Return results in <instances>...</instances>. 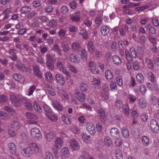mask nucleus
Here are the masks:
<instances>
[{"instance_id":"obj_53","label":"nucleus","mask_w":159,"mask_h":159,"mask_svg":"<svg viewBox=\"0 0 159 159\" xmlns=\"http://www.w3.org/2000/svg\"><path fill=\"white\" fill-rule=\"evenodd\" d=\"M62 48L64 52H67L69 50L68 43L66 41H63L62 43Z\"/></svg>"},{"instance_id":"obj_29","label":"nucleus","mask_w":159,"mask_h":159,"mask_svg":"<svg viewBox=\"0 0 159 159\" xmlns=\"http://www.w3.org/2000/svg\"><path fill=\"white\" fill-rule=\"evenodd\" d=\"M20 124L19 122L17 120H14L12 121L11 125L9 127H11L14 129H19L20 126Z\"/></svg>"},{"instance_id":"obj_61","label":"nucleus","mask_w":159,"mask_h":159,"mask_svg":"<svg viewBox=\"0 0 159 159\" xmlns=\"http://www.w3.org/2000/svg\"><path fill=\"white\" fill-rule=\"evenodd\" d=\"M96 128L97 132L98 133H101L102 130V126L101 123H98L96 125Z\"/></svg>"},{"instance_id":"obj_48","label":"nucleus","mask_w":159,"mask_h":159,"mask_svg":"<svg viewBox=\"0 0 159 159\" xmlns=\"http://www.w3.org/2000/svg\"><path fill=\"white\" fill-rule=\"evenodd\" d=\"M45 77L47 80L51 82L52 80V77L51 73L50 72H48L45 74Z\"/></svg>"},{"instance_id":"obj_50","label":"nucleus","mask_w":159,"mask_h":159,"mask_svg":"<svg viewBox=\"0 0 159 159\" xmlns=\"http://www.w3.org/2000/svg\"><path fill=\"white\" fill-rule=\"evenodd\" d=\"M81 57L84 60L86 61L87 60V53L85 50L84 49H82L81 50Z\"/></svg>"},{"instance_id":"obj_60","label":"nucleus","mask_w":159,"mask_h":159,"mask_svg":"<svg viewBox=\"0 0 159 159\" xmlns=\"http://www.w3.org/2000/svg\"><path fill=\"white\" fill-rule=\"evenodd\" d=\"M102 16L101 15H98L96 18L95 20V23L99 25L102 23Z\"/></svg>"},{"instance_id":"obj_8","label":"nucleus","mask_w":159,"mask_h":159,"mask_svg":"<svg viewBox=\"0 0 159 159\" xmlns=\"http://www.w3.org/2000/svg\"><path fill=\"white\" fill-rule=\"evenodd\" d=\"M69 149L67 147L62 148L61 150V155L62 158L66 159L67 158L69 155Z\"/></svg>"},{"instance_id":"obj_35","label":"nucleus","mask_w":159,"mask_h":159,"mask_svg":"<svg viewBox=\"0 0 159 159\" xmlns=\"http://www.w3.org/2000/svg\"><path fill=\"white\" fill-rule=\"evenodd\" d=\"M128 27L127 25H125L121 27L120 29V35L121 36H124L125 35L126 32L128 31Z\"/></svg>"},{"instance_id":"obj_10","label":"nucleus","mask_w":159,"mask_h":159,"mask_svg":"<svg viewBox=\"0 0 159 159\" xmlns=\"http://www.w3.org/2000/svg\"><path fill=\"white\" fill-rule=\"evenodd\" d=\"M137 104L141 108H145L147 105L146 100L143 98H140L137 100Z\"/></svg>"},{"instance_id":"obj_1","label":"nucleus","mask_w":159,"mask_h":159,"mask_svg":"<svg viewBox=\"0 0 159 159\" xmlns=\"http://www.w3.org/2000/svg\"><path fill=\"white\" fill-rule=\"evenodd\" d=\"M57 69L62 72L67 76L70 77L71 76L69 72L67 70L66 67L65 65V63L62 61L59 60L56 63Z\"/></svg>"},{"instance_id":"obj_24","label":"nucleus","mask_w":159,"mask_h":159,"mask_svg":"<svg viewBox=\"0 0 159 159\" xmlns=\"http://www.w3.org/2000/svg\"><path fill=\"white\" fill-rule=\"evenodd\" d=\"M45 87L50 95L53 96L55 95V92L54 90L52 88L51 85L48 84H47L45 85Z\"/></svg>"},{"instance_id":"obj_41","label":"nucleus","mask_w":159,"mask_h":159,"mask_svg":"<svg viewBox=\"0 0 159 159\" xmlns=\"http://www.w3.org/2000/svg\"><path fill=\"white\" fill-rule=\"evenodd\" d=\"M145 60V62L148 67L152 69L153 68V64L152 60L148 57H146Z\"/></svg>"},{"instance_id":"obj_13","label":"nucleus","mask_w":159,"mask_h":159,"mask_svg":"<svg viewBox=\"0 0 159 159\" xmlns=\"http://www.w3.org/2000/svg\"><path fill=\"white\" fill-rule=\"evenodd\" d=\"M13 76L16 80L21 84L24 83L25 81L24 77L21 75L15 74L13 75Z\"/></svg>"},{"instance_id":"obj_2","label":"nucleus","mask_w":159,"mask_h":159,"mask_svg":"<svg viewBox=\"0 0 159 159\" xmlns=\"http://www.w3.org/2000/svg\"><path fill=\"white\" fill-rule=\"evenodd\" d=\"M47 61L46 63L47 66L49 69L52 70L54 68L53 63L55 61V59L50 54H47Z\"/></svg>"},{"instance_id":"obj_11","label":"nucleus","mask_w":159,"mask_h":159,"mask_svg":"<svg viewBox=\"0 0 159 159\" xmlns=\"http://www.w3.org/2000/svg\"><path fill=\"white\" fill-rule=\"evenodd\" d=\"M10 99L12 103L16 107L19 106L18 96H16L13 94L10 95Z\"/></svg>"},{"instance_id":"obj_20","label":"nucleus","mask_w":159,"mask_h":159,"mask_svg":"<svg viewBox=\"0 0 159 159\" xmlns=\"http://www.w3.org/2000/svg\"><path fill=\"white\" fill-rule=\"evenodd\" d=\"M98 113L100 116L101 121L105 120L106 118L105 113L104 110L102 108H100L98 110Z\"/></svg>"},{"instance_id":"obj_37","label":"nucleus","mask_w":159,"mask_h":159,"mask_svg":"<svg viewBox=\"0 0 159 159\" xmlns=\"http://www.w3.org/2000/svg\"><path fill=\"white\" fill-rule=\"evenodd\" d=\"M123 111L125 115L128 116L129 114L130 108L128 104H125L123 106Z\"/></svg>"},{"instance_id":"obj_4","label":"nucleus","mask_w":159,"mask_h":159,"mask_svg":"<svg viewBox=\"0 0 159 159\" xmlns=\"http://www.w3.org/2000/svg\"><path fill=\"white\" fill-rule=\"evenodd\" d=\"M110 135L114 139L119 138L120 135L119 131L116 128H113L111 129L110 131Z\"/></svg>"},{"instance_id":"obj_18","label":"nucleus","mask_w":159,"mask_h":159,"mask_svg":"<svg viewBox=\"0 0 159 159\" xmlns=\"http://www.w3.org/2000/svg\"><path fill=\"white\" fill-rule=\"evenodd\" d=\"M56 80L57 82L62 84L65 83V80L63 76L60 74H57L55 75Z\"/></svg>"},{"instance_id":"obj_58","label":"nucleus","mask_w":159,"mask_h":159,"mask_svg":"<svg viewBox=\"0 0 159 159\" xmlns=\"http://www.w3.org/2000/svg\"><path fill=\"white\" fill-rule=\"evenodd\" d=\"M59 94L61 97H63L66 99H68L69 98L68 95L62 89H60L59 90Z\"/></svg>"},{"instance_id":"obj_59","label":"nucleus","mask_w":159,"mask_h":159,"mask_svg":"<svg viewBox=\"0 0 159 159\" xmlns=\"http://www.w3.org/2000/svg\"><path fill=\"white\" fill-rule=\"evenodd\" d=\"M31 10V8L29 7L25 6L21 8V11L22 13H25L30 11Z\"/></svg>"},{"instance_id":"obj_23","label":"nucleus","mask_w":159,"mask_h":159,"mask_svg":"<svg viewBox=\"0 0 159 159\" xmlns=\"http://www.w3.org/2000/svg\"><path fill=\"white\" fill-rule=\"evenodd\" d=\"M102 34L104 36H106L109 32L110 30L108 26L106 25H103L101 28Z\"/></svg>"},{"instance_id":"obj_33","label":"nucleus","mask_w":159,"mask_h":159,"mask_svg":"<svg viewBox=\"0 0 159 159\" xmlns=\"http://www.w3.org/2000/svg\"><path fill=\"white\" fill-rule=\"evenodd\" d=\"M104 144L107 147H110L112 144V141L111 138L108 136H106L104 139Z\"/></svg>"},{"instance_id":"obj_21","label":"nucleus","mask_w":159,"mask_h":159,"mask_svg":"<svg viewBox=\"0 0 159 159\" xmlns=\"http://www.w3.org/2000/svg\"><path fill=\"white\" fill-rule=\"evenodd\" d=\"M8 148L10 152L12 154H15L16 151V148L15 144L13 143H10L8 145Z\"/></svg>"},{"instance_id":"obj_22","label":"nucleus","mask_w":159,"mask_h":159,"mask_svg":"<svg viewBox=\"0 0 159 159\" xmlns=\"http://www.w3.org/2000/svg\"><path fill=\"white\" fill-rule=\"evenodd\" d=\"M51 121L56 122L57 120V116L52 111L46 116Z\"/></svg>"},{"instance_id":"obj_14","label":"nucleus","mask_w":159,"mask_h":159,"mask_svg":"<svg viewBox=\"0 0 159 159\" xmlns=\"http://www.w3.org/2000/svg\"><path fill=\"white\" fill-rule=\"evenodd\" d=\"M63 143L62 139L59 137L57 138L55 142V147L56 149H60L62 146Z\"/></svg>"},{"instance_id":"obj_12","label":"nucleus","mask_w":159,"mask_h":159,"mask_svg":"<svg viewBox=\"0 0 159 159\" xmlns=\"http://www.w3.org/2000/svg\"><path fill=\"white\" fill-rule=\"evenodd\" d=\"M43 134L45 137L48 141H51L55 136L54 133L52 131L47 130L46 131H44Z\"/></svg>"},{"instance_id":"obj_52","label":"nucleus","mask_w":159,"mask_h":159,"mask_svg":"<svg viewBox=\"0 0 159 159\" xmlns=\"http://www.w3.org/2000/svg\"><path fill=\"white\" fill-rule=\"evenodd\" d=\"M0 117L3 120L8 119L9 118V115L4 112L0 111Z\"/></svg>"},{"instance_id":"obj_19","label":"nucleus","mask_w":159,"mask_h":159,"mask_svg":"<svg viewBox=\"0 0 159 159\" xmlns=\"http://www.w3.org/2000/svg\"><path fill=\"white\" fill-rule=\"evenodd\" d=\"M16 66L21 71L26 72L28 70V68L23 64L18 62L16 65Z\"/></svg>"},{"instance_id":"obj_51","label":"nucleus","mask_w":159,"mask_h":159,"mask_svg":"<svg viewBox=\"0 0 159 159\" xmlns=\"http://www.w3.org/2000/svg\"><path fill=\"white\" fill-rule=\"evenodd\" d=\"M148 78L152 82L154 83L155 82L156 79L154 74L151 72H149L148 73Z\"/></svg>"},{"instance_id":"obj_36","label":"nucleus","mask_w":159,"mask_h":159,"mask_svg":"<svg viewBox=\"0 0 159 159\" xmlns=\"http://www.w3.org/2000/svg\"><path fill=\"white\" fill-rule=\"evenodd\" d=\"M122 134L125 138H128L129 134L128 130L125 127H123L121 129Z\"/></svg>"},{"instance_id":"obj_32","label":"nucleus","mask_w":159,"mask_h":159,"mask_svg":"<svg viewBox=\"0 0 159 159\" xmlns=\"http://www.w3.org/2000/svg\"><path fill=\"white\" fill-rule=\"evenodd\" d=\"M142 144L144 146H148L150 143L149 138L148 137L143 136L142 137Z\"/></svg>"},{"instance_id":"obj_34","label":"nucleus","mask_w":159,"mask_h":159,"mask_svg":"<svg viewBox=\"0 0 159 159\" xmlns=\"http://www.w3.org/2000/svg\"><path fill=\"white\" fill-rule=\"evenodd\" d=\"M62 120L66 125H70L71 123V120L68 115H63L61 118Z\"/></svg>"},{"instance_id":"obj_55","label":"nucleus","mask_w":159,"mask_h":159,"mask_svg":"<svg viewBox=\"0 0 159 159\" xmlns=\"http://www.w3.org/2000/svg\"><path fill=\"white\" fill-rule=\"evenodd\" d=\"M19 106L20 103H25L27 100V98L20 95H18Z\"/></svg>"},{"instance_id":"obj_57","label":"nucleus","mask_w":159,"mask_h":159,"mask_svg":"<svg viewBox=\"0 0 159 159\" xmlns=\"http://www.w3.org/2000/svg\"><path fill=\"white\" fill-rule=\"evenodd\" d=\"M110 87L111 90L116 91L117 90V86L116 83L113 81H111L110 84Z\"/></svg>"},{"instance_id":"obj_30","label":"nucleus","mask_w":159,"mask_h":159,"mask_svg":"<svg viewBox=\"0 0 159 159\" xmlns=\"http://www.w3.org/2000/svg\"><path fill=\"white\" fill-rule=\"evenodd\" d=\"M69 58L70 61L74 63H78L79 61V58L76 56L71 54L69 55Z\"/></svg>"},{"instance_id":"obj_26","label":"nucleus","mask_w":159,"mask_h":159,"mask_svg":"<svg viewBox=\"0 0 159 159\" xmlns=\"http://www.w3.org/2000/svg\"><path fill=\"white\" fill-rule=\"evenodd\" d=\"M75 96L78 100L80 102H83L85 100V96L82 93L80 94L79 93L77 92L75 93Z\"/></svg>"},{"instance_id":"obj_39","label":"nucleus","mask_w":159,"mask_h":159,"mask_svg":"<svg viewBox=\"0 0 159 159\" xmlns=\"http://www.w3.org/2000/svg\"><path fill=\"white\" fill-rule=\"evenodd\" d=\"M105 76L107 80H112L113 78V75L110 70H106L105 72Z\"/></svg>"},{"instance_id":"obj_3","label":"nucleus","mask_w":159,"mask_h":159,"mask_svg":"<svg viewBox=\"0 0 159 159\" xmlns=\"http://www.w3.org/2000/svg\"><path fill=\"white\" fill-rule=\"evenodd\" d=\"M150 126L152 131L155 133H157L159 130V126L157 122L154 120H152L150 122Z\"/></svg>"},{"instance_id":"obj_25","label":"nucleus","mask_w":159,"mask_h":159,"mask_svg":"<svg viewBox=\"0 0 159 159\" xmlns=\"http://www.w3.org/2000/svg\"><path fill=\"white\" fill-rule=\"evenodd\" d=\"M36 88V87L34 85L30 86L28 89L26 94L29 96L32 95Z\"/></svg>"},{"instance_id":"obj_42","label":"nucleus","mask_w":159,"mask_h":159,"mask_svg":"<svg viewBox=\"0 0 159 159\" xmlns=\"http://www.w3.org/2000/svg\"><path fill=\"white\" fill-rule=\"evenodd\" d=\"M87 49L91 53H92L94 51V47L93 43L89 41L87 44Z\"/></svg>"},{"instance_id":"obj_40","label":"nucleus","mask_w":159,"mask_h":159,"mask_svg":"<svg viewBox=\"0 0 159 159\" xmlns=\"http://www.w3.org/2000/svg\"><path fill=\"white\" fill-rule=\"evenodd\" d=\"M130 52L131 56L134 58H136L138 57V53L135 49L133 47L130 49Z\"/></svg>"},{"instance_id":"obj_45","label":"nucleus","mask_w":159,"mask_h":159,"mask_svg":"<svg viewBox=\"0 0 159 159\" xmlns=\"http://www.w3.org/2000/svg\"><path fill=\"white\" fill-rule=\"evenodd\" d=\"M137 81L139 83H142L144 81V78L143 75L141 73L138 74L136 76Z\"/></svg>"},{"instance_id":"obj_9","label":"nucleus","mask_w":159,"mask_h":159,"mask_svg":"<svg viewBox=\"0 0 159 159\" xmlns=\"http://www.w3.org/2000/svg\"><path fill=\"white\" fill-rule=\"evenodd\" d=\"M30 150L32 152L34 153H38L39 151V147L37 144L34 143H30L29 145Z\"/></svg>"},{"instance_id":"obj_47","label":"nucleus","mask_w":159,"mask_h":159,"mask_svg":"<svg viewBox=\"0 0 159 159\" xmlns=\"http://www.w3.org/2000/svg\"><path fill=\"white\" fill-rule=\"evenodd\" d=\"M128 99L129 103L131 104H133L135 102L136 97L134 95L132 94H130L128 96Z\"/></svg>"},{"instance_id":"obj_7","label":"nucleus","mask_w":159,"mask_h":159,"mask_svg":"<svg viewBox=\"0 0 159 159\" xmlns=\"http://www.w3.org/2000/svg\"><path fill=\"white\" fill-rule=\"evenodd\" d=\"M70 147L73 150L76 151L80 149L79 144L75 140H70Z\"/></svg>"},{"instance_id":"obj_56","label":"nucleus","mask_w":159,"mask_h":159,"mask_svg":"<svg viewBox=\"0 0 159 159\" xmlns=\"http://www.w3.org/2000/svg\"><path fill=\"white\" fill-rule=\"evenodd\" d=\"M117 84L120 87H121L123 85V80L122 77L120 76H118L116 79Z\"/></svg>"},{"instance_id":"obj_54","label":"nucleus","mask_w":159,"mask_h":159,"mask_svg":"<svg viewBox=\"0 0 159 159\" xmlns=\"http://www.w3.org/2000/svg\"><path fill=\"white\" fill-rule=\"evenodd\" d=\"M79 33L85 39H88V32L85 30H81Z\"/></svg>"},{"instance_id":"obj_49","label":"nucleus","mask_w":159,"mask_h":159,"mask_svg":"<svg viewBox=\"0 0 159 159\" xmlns=\"http://www.w3.org/2000/svg\"><path fill=\"white\" fill-rule=\"evenodd\" d=\"M34 71V74L38 78L40 77L39 69V66L35 65L33 68Z\"/></svg>"},{"instance_id":"obj_15","label":"nucleus","mask_w":159,"mask_h":159,"mask_svg":"<svg viewBox=\"0 0 159 159\" xmlns=\"http://www.w3.org/2000/svg\"><path fill=\"white\" fill-rule=\"evenodd\" d=\"M112 60L113 63L116 65H119L121 64V60L118 56L114 55L113 56Z\"/></svg>"},{"instance_id":"obj_64","label":"nucleus","mask_w":159,"mask_h":159,"mask_svg":"<svg viewBox=\"0 0 159 159\" xmlns=\"http://www.w3.org/2000/svg\"><path fill=\"white\" fill-rule=\"evenodd\" d=\"M129 51H126L125 52V55L126 57L127 60L129 62H130L132 60L133 57L130 54Z\"/></svg>"},{"instance_id":"obj_27","label":"nucleus","mask_w":159,"mask_h":159,"mask_svg":"<svg viewBox=\"0 0 159 159\" xmlns=\"http://www.w3.org/2000/svg\"><path fill=\"white\" fill-rule=\"evenodd\" d=\"M52 104L54 107L57 110L61 111L62 110V107L59 102L55 101H53L52 102Z\"/></svg>"},{"instance_id":"obj_38","label":"nucleus","mask_w":159,"mask_h":159,"mask_svg":"<svg viewBox=\"0 0 159 159\" xmlns=\"http://www.w3.org/2000/svg\"><path fill=\"white\" fill-rule=\"evenodd\" d=\"M25 115L27 119H33L35 120H37L38 119V117L36 115L31 112H27L25 113Z\"/></svg>"},{"instance_id":"obj_17","label":"nucleus","mask_w":159,"mask_h":159,"mask_svg":"<svg viewBox=\"0 0 159 159\" xmlns=\"http://www.w3.org/2000/svg\"><path fill=\"white\" fill-rule=\"evenodd\" d=\"M72 50L75 52H78L80 49L81 46L80 44L77 42H73L71 45Z\"/></svg>"},{"instance_id":"obj_43","label":"nucleus","mask_w":159,"mask_h":159,"mask_svg":"<svg viewBox=\"0 0 159 159\" xmlns=\"http://www.w3.org/2000/svg\"><path fill=\"white\" fill-rule=\"evenodd\" d=\"M80 12L79 11L76 12L75 15L71 17V20L74 21H78L80 20Z\"/></svg>"},{"instance_id":"obj_5","label":"nucleus","mask_w":159,"mask_h":159,"mask_svg":"<svg viewBox=\"0 0 159 159\" xmlns=\"http://www.w3.org/2000/svg\"><path fill=\"white\" fill-rule=\"evenodd\" d=\"M86 129L87 131L91 135H93L95 133V127L93 124L87 123L86 125Z\"/></svg>"},{"instance_id":"obj_46","label":"nucleus","mask_w":159,"mask_h":159,"mask_svg":"<svg viewBox=\"0 0 159 159\" xmlns=\"http://www.w3.org/2000/svg\"><path fill=\"white\" fill-rule=\"evenodd\" d=\"M43 107L46 116L52 111L50 107L46 104H44Z\"/></svg>"},{"instance_id":"obj_44","label":"nucleus","mask_w":159,"mask_h":159,"mask_svg":"<svg viewBox=\"0 0 159 159\" xmlns=\"http://www.w3.org/2000/svg\"><path fill=\"white\" fill-rule=\"evenodd\" d=\"M88 88V86L85 83H82L80 84V89L82 91L86 92Z\"/></svg>"},{"instance_id":"obj_63","label":"nucleus","mask_w":159,"mask_h":159,"mask_svg":"<svg viewBox=\"0 0 159 159\" xmlns=\"http://www.w3.org/2000/svg\"><path fill=\"white\" fill-rule=\"evenodd\" d=\"M152 20L154 26L156 27H158L159 26V21L157 18L156 17H152Z\"/></svg>"},{"instance_id":"obj_16","label":"nucleus","mask_w":159,"mask_h":159,"mask_svg":"<svg viewBox=\"0 0 159 159\" xmlns=\"http://www.w3.org/2000/svg\"><path fill=\"white\" fill-rule=\"evenodd\" d=\"M21 153L23 155L26 157L30 156L32 153L29 146L27 148L22 150Z\"/></svg>"},{"instance_id":"obj_31","label":"nucleus","mask_w":159,"mask_h":159,"mask_svg":"<svg viewBox=\"0 0 159 159\" xmlns=\"http://www.w3.org/2000/svg\"><path fill=\"white\" fill-rule=\"evenodd\" d=\"M146 29L147 31H149L150 33L152 34L156 33V30L150 24H148L146 26Z\"/></svg>"},{"instance_id":"obj_62","label":"nucleus","mask_w":159,"mask_h":159,"mask_svg":"<svg viewBox=\"0 0 159 159\" xmlns=\"http://www.w3.org/2000/svg\"><path fill=\"white\" fill-rule=\"evenodd\" d=\"M122 101L120 100H117L115 102V106L118 109H120L123 107Z\"/></svg>"},{"instance_id":"obj_6","label":"nucleus","mask_w":159,"mask_h":159,"mask_svg":"<svg viewBox=\"0 0 159 159\" xmlns=\"http://www.w3.org/2000/svg\"><path fill=\"white\" fill-rule=\"evenodd\" d=\"M40 131L36 128H33L30 131V134L35 139H38L40 137Z\"/></svg>"},{"instance_id":"obj_28","label":"nucleus","mask_w":159,"mask_h":159,"mask_svg":"<svg viewBox=\"0 0 159 159\" xmlns=\"http://www.w3.org/2000/svg\"><path fill=\"white\" fill-rule=\"evenodd\" d=\"M8 134L9 137L13 138L16 136V132L13 128L9 127L8 129Z\"/></svg>"}]
</instances>
